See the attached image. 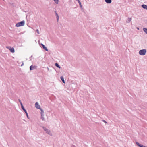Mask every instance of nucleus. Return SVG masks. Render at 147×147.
<instances>
[{
  "instance_id": "f257e3e1",
  "label": "nucleus",
  "mask_w": 147,
  "mask_h": 147,
  "mask_svg": "<svg viewBox=\"0 0 147 147\" xmlns=\"http://www.w3.org/2000/svg\"><path fill=\"white\" fill-rule=\"evenodd\" d=\"M35 107L38 109H39L41 112H40L41 114V119L42 120H45V119L44 118V112L43 110L41 108H40V106L38 105V104L37 102H36L35 104Z\"/></svg>"
},
{
  "instance_id": "f03ea898",
  "label": "nucleus",
  "mask_w": 147,
  "mask_h": 147,
  "mask_svg": "<svg viewBox=\"0 0 147 147\" xmlns=\"http://www.w3.org/2000/svg\"><path fill=\"white\" fill-rule=\"evenodd\" d=\"M25 24V21L23 20L16 24V26L18 27L21 26H22L24 25Z\"/></svg>"
},
{
  "instance_id": "7ed1b4c3",
  "label": "nucleus",
  "mask_w": 147,
  "mask_h": 147,
  "mask_svg": "<svg viewBox=\"0 0 147 147\" xmlns=\"http://www.w3.org/2000/svg\"><path fill=\"white\" fill-rule=\"evenodd\" d=\"M146 52V50L145 49L140 50L139 52V54L141 55H144Z\"/></svg>"
},
{
  "instance_id": "20e7f679",
  "label": "nucleus",
  "mask_w": 147,
  "mask_h": 147,
  "mask_svg": "<svg viewBox=\"0 0 147 147\" xmlns=\"http://www.w3.org/2000/svg\"><path fill=\"white\" fill-rule=\"evenodd\" d=\"M12 53H14L15 52L14 49L13 48H11L10 47H7Z\"/></svg>"
},
{
  "instance_id": "39448f33",
  "label": "nucleus",
  "mask_w": 147,
  "mask_h": 147,
  "mask_svg": "<svg viewBox=\"0 0 147 147\" xmlns=\"http://www.w3.org/2000/svg\"><path fill=\"white\" fill-rule=\"evenodd\" d=\"M136 144L139 147H147V146H145L144 145H142L137 142H136Z\"/></svg>"
},
{
  "instance_id": "423d86ee",
  "label": "nucleus",
  "mask_w": 147,
  "mask_h": 147,
  "mask_svg": "<svg viewBox=\"0 0 147 147\" xmlns=\"http://www.w3.org/2000/svg\"><path fill=\"white\" fill-rule=\"evenodd\" d=\"M21 108H22V109L23 110V111H24L25 113H26V115L27 116V117L28 119H29L28 114V113H27V112L26 111V109L24 108V107H21Z\"/></svg>"
},
{
  "instance_id": "0eeeda50",
  "label": "nucleus",
  "mask_w": 147,
  "mask_h": 147,
  "mask_svg": "<svg viewBox=\"0 0 147 147\" xmlns=\"http://www.w3.org/2000/svg\"><path fill=\"white\" fill-rule=\"evenodd\" d=\"M47 134L50 135V136H52V132L48 129L47 128Z\"/></svg>"
},
{
  "instance_id": "6e6552de",
  "label": "nucleus",
  "mask_w": 147,
  "mask_h": 147,
  "mask_svg": "<svg viewBox=\"0 0 147 147\" xmlns=\"http://www.w3.org/2000/svg\"><path fill=\"white\" fill-rule=\"evenodd\" d=\"M36 66H34L32 65H31V66H30V70H34L35 69H36Z\"/></svg>"
},
{
  "instance_id": "1a4fd4ad",
  "label": "nucleus",
  "mask_w": 147,
  "mask_h": 147,
  "mask_svg": "<svg viewBox=\"0 0 147 147\" xmlns=\"http://www.w3.org/2000/svg\"><path fill=\"white\" fill-rule=\"evenodd\" d=\"M141 7L147 10V5L145 4L142 5Z\"/></svg>"
},
{
  "instance_id": "9d476101",
  "label": "nucleus",
  "mask_w": 147,
  "mask_h": 147,
  "mask_svg": "<svg viewBox=\"0 0 147 147\" xmlns=\"http://www.w3.org/2000/svg\"><path fill=\"white\" fill-rule=\"evenodd\" d=\"M105 1L108 4L111 3L112 2L111 0H105Z\"/></svg>"
},
{
  "instance_id": "9b49d317",
  "label": "nucleus",
  "mask_w": 147,
  "mask_h": 147,
  "mask_svg": "<svg viewBox=\"0 0 147 147\" xmlns=\"http://www.w3.org/2000/svg\"><path fill=\"white\" fill-rule=\"evenodd\" d=\"M76 1H78V3H79V5L80 7V8H81L82 9V4H81V2L80 1V0H76Z\"/></svg>"
},
{
  "instance_id": "f8f14e48",
  "label": "nucleus",
  "mask_w": 147,
  "mask_h": 147,
  "mask_svg": "<svg viewBox=\"0 0 147 147\" xmlns=\"http://www.w3.org/2000/svg\"><path fill=\"white\" fill-rule=\"evenodd\" d=\"M143 30L144 32L147 34V28H143Z\"/></svg>"
},
{
  "instance_id": "ddd939ff",
  "label": "nucleus",
  "mask_w": 147,
  "mask_h": 147,
  "mask_svg": "<svg viewBox=\"0 0 147 147\" xmlns=\"http://www.w3.org/2000/svg\"><path fill=\"white\" fill-rule=\"evenodd\" d=\"M55 66L59 68V69H60L61 68V67H60V66L59 65V64H58V63H55Z\"/></svg>"
},
{
  "instance_id": "4468645a",
  "label": "nucleus",
  "mask_w": 147,
  "mask_h": 147,
  "mask_svg": "<svg viewBox=\"0 0 147 147\" xmlns=\"http://www.w3.org/2000/svg\"><path fill=\"white\" fill-rule=\"evenodd\" d=\"M60 79L62 80V81L63 83H65V80H64V79L63 77V76H61L60 77Z\"/></svg>"
},
{
  "instance_id": "2eb2a0df",
  "label": "nucleus",
  "mask_w": 147,
  "mask_h": 147,
  "mask_svg": "<svg viewBox=\"0 0 147 147\" xmlns=\"http://www.w3.org/2000/svg\"><path fill=\"white\" fill-rule=\"evenodd\" d=\"M40 45V46L41 47V46H42L43 47V49L46 50V47H45V45H44L43 44H41Z\"/></svg>"
},
{
  "instance_id": "dca6fc26",
  "label": "nucleus",
  "mask_w": 147,
  "mask_h": 147,
  "mask_svg": "<svg viewBox=\"0 0 147 147\" xmlns=\"http://www.w3.org/2000/svg\"><path fill=\"white\" fill-rule=\"evenodd\" d=\"M18 101L20 103L21 105V107H24L23 105V104L22 103V102H21V100L20 99H18Z\"/></svg>"
},
{
  "instance_id": "f3484780",
  "label": "nucleus",
  "mask_w": 147,
  "mask_h": 147,
  "mask_svg": "<svg viewBox=\"0 0 147 147\" xmlns=\"http://www.w3.org/2000/svg\"><path fill=\"white\" fill-rule=\"evenodd\" d=\"M131 21V18H130L129 17L128 18V20L126 22L127 23H129Z\"/></svg>"
},
{
  "instance_id": "a211bd4d",
  "label": "nucleus",
  "mask_w": 147,
  "mask_h": 147,
  "mask_svg": "<svg viewBox=\"0 0 147 147\" xmlns=\"http://www.w3.org/2000/svg\"><path fill=\"white\" fill-rule=\"evenodd\" d=\"M57 4H58L59 2V0H53Z\"/></svg>"
},
{
  "instance_id": "6ab92c4d",
  "label": "nucleus",
  "mask_w": 147,
  "mask_h": 147,
  "mask_svg": "<svg viewBox=\"0 0 147 147\" xmlns=\"http://www.w3.org/2000/svg\"><path fill=\"white\" fill-rule=\"evenodd\" d=\"M56 18H57V21L58 22V21L59 20V15L56 16Z\"/></svg>"
},
{
  "instance_id": "aec40b11",
  "label": "nucleus",
  "mask_w": 147,
  "mask_h": 147,
  "mask_svg": "<svg viewBox=\"0 0 147 147\" xmlns=\"http://www.w3.org/2000/svg\"><path fill=\"white\" fill-rule=\"evenodd\" d=\"M55 13L56 16L58 15V14H57L56 11H55Z\"/></svg>"
},
{
  "instance_id": "412c9836",
  "label": "nucleus",
  "mask_w": 147,
  "mask_h": 147,
  "mask_svg": "<svg viewBox=\"0 0 147 147\" xmlns=\"http://www.w3.org/2000/svg\"><path fill=\"white\" fill-rule=\"evenodd\" d=\"M36 32H37V33L38 34H39V30H38V29H37V30H36Z\"/></svg>"
},
{
  "instance_id": "4be33fe9",
  "label": "nucleus",
  "mask_w": 147,
  "mask_h": 147,
  "mask_svg": "<svg viewBox=\"0 0 147 147\" xmlns=\"http://www.w3.org/2000/svg\"><path fill=\"white\" fill-rule=\"evenodd\" d=\"M71 147H76L75 146V145L73 144L71 145Z\"/></svg>"
},
{
  "instance_id": "5701e85b",
  "label": "nucleus",
  "mask_w": 147,
  "mask_h": 147,
  "mask_svg": "<svg viewBox=\"0 0 147 147\" xmlns=\"http://www.w3.org/2000/svg\"><path fill=\"white\" fill-rule=\"evenodd\" d=\"M43 128L44 130L45 131H46V128L45 127H43Z\"/></svg>"
},
{
  "instance_id": "b1692460",
  "label": "nucleus",
  "mask_w": 147,
  "mask_h": 147,
  "mask_svg": "<svg viewBox=\"0 0 147 147\" xmlns=\"http://www.w3.org/2000/svg\"><path fill=\"white\" fill-rule=\"evenodd\" d=\"M102 121L105 123H107V122H106V121L105 120H103Z\"/></svg>"
},
{
  "instance_id": "393cba45",
  "label": "nucleus",
  "mask_w": 147,
  "mask_h": 147,
  "mask_svg": "<svg viewBox=\"0 0 147 147\" xmlns=\"http://www.w3.org/2000/svg\"><path fill=\"white\" fill-rule=\"evenodd\" d=\"M137 29H138V30H139V28H137Z\"/></svg>"
},
{
  "instance_id": "a878e982",
  "label": "nucleus",
  "mask_w": 147,
  "mask_h": 147,
  "mask_svg": "<svg viewBox=\"0 0 147 147\" xmlns=\"http://www.w3.org/2000/svg\"><path fill=\"white\" fill-rule=\"evenodd\" d=\"M48 51V49L47 48V51Z\"/></svg>"
},
{
  "instance_id": "bb28decb",
  "label": "nucleus",
  "mask_w": 147,
  "mask_h": 147,
  "mask_svg": "<svg viewBox=\"0 0 147 147\" xmlns=\"http://www.w3.org/2000/svg\"><path fill=\"white\" fill-rule=\"evenodd\" d=\"M47 69H48V70H49V68L48 67H47Z\"/></svg>"
}]
</instances>
